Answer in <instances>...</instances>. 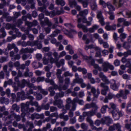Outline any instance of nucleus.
Returning a JSON list of instances; mask_svg holds the SVG:
<instances>
[{"instance_id":"0e129e2a","label":"nucleus","mask_w":131,"mask_h":131,"mask_svg":"<svg viewBox=\"0 0 131 131\" xmlns=\"http://www.w3.org/2000/svg\"><path fill=\"white\" fill-rule=\"evenodd\" d=\"M70 80L69 78H67L65 79L64 80V84L68 85V86H69V85L70 84Z\"/></svg>"},{"instance_id":"09e8293b","label":"nucleus","mask_w":131,"mask_h":131,"mask_svg":"<svg viewBox=\"0 0 131 131\" xmlns=\"http://www.w3.org/2000/svg\"><path fill=\"white\" fill-rule=\"evenodd\" d=\"M64 25L67 28L71 29L75 27L71 23H66L64 24Z\"/></svg>"},{"instance_id":"c756f323","label":"nucleus","mask_w":131,"mask_h":131,"mask_svg":"<svg viewBox=\"0 0 131 131\" xmlns=\"http://www.w3.org/2000/svg\"><path fill=\"white\" fill-rule=\"evenodd\" d=\"M13 81L11 79H9L7 81H5V82L4 85V86L5 88H6L7 86V84L10 85L13 84Z\"/></svg>"},{"instance_id":"1a4fd4ad","label":"nucleus","mask_w":131,"mask_h":131,"mask_svg":"<svg viewBox=\"0 0 131 131\" xmlns=\"http://www.w3.org/2000/svg\"><path fill=\"white\" fill-rule=\"evenodd\" d=\"M112 81L113 82V83L112 84L110 85V88L114 91H117L118 90V87L119 86V84L116 83V81L114 79H112Z\"/></svg>"},{"instance_id":"7c9ffc66","label":"nucleus","mask_w":131,"mask_h":131,"mask_svg":"<svg viewBox=\"0 0 131 131\" xmlns=\"http://www.w3.org/2000/svg\"><path fill=\"white\" fill-rule=\"evenodd\" d=\"M69 4L70 6L72 7L73 6L75 7L77 4V2L75 0H73L69 1Z\"/></svg>"},{"instance_id":"8fccbe9b","label":"nucleus","mask_w":131,"mask_h":131,"mask_svg":"<svg viewBox=\"0 0 131 131\" xmlns=\"http://www.w3.org/2000/svg\"><path fill=\"white\" fill-rule=\"evenodd\" d=\"M8 60L7 57H2L0 58V62L3 63Z\"/></svg>"},{"instance_id":"f03ea898","label":"nucleus","mask_w":131,"mask_h":131,"mask_svg":"<svg viewBox=\"0 0 131 131\" xmlns=\"http://www.w3.org/2000/svg\"><path fill=\"white\" fill-rule=\"evenodd\" d=\"M26 84L28 87L30 88H32L34 84L32 83H29V81H28L24 79H23L21 80V83L18 84L19 86H20L21 88H24Z\"/></svg>"},{"instance_id":"aec40b11","label":"nucleus","mask_w":131,"mask_h":131,"mask_svg":"<svg viewBox=\"0 0 131 131\" xmlns=\"http://www.w3.org/2000/svg\"><path fill=\"white\" fill-rule=\"evenodd\" d=\"M59 117L61 119H63L64 121H66L69 119L68 115H64L62 114H59Z\"/></svg>"},{"instance_id":"dca6fc26","label":"nucleus","mask_w":131,"mask_h":131,"mask_svg":"<svg viewBox=\"0 0 131 131\" xmlns=\"http://www.w3.org/2000/svg\"><path fill=\"white\" fill-rule=\"evenodd\" d=\"M17 94V97L21 99L22 100H24L26 99L25 97V92L24 91L18 92Z\"/></svg>"},{"instance_id":"4468645a","label":"nucleus","mask_w":131,"mask_h":131,"mask_svg":"<svg viewBox=\"0 0 131 131\" xmlns=\"http://www.w3.org/2000/svg\"><path fill=\"white\" fill-rule=\"evenodd\" d=\"M29 69L28 67L26 68L25 71L24 73V76L25 77H30L33 75V73L31 72H29Z\"/></svg>"},{"instance_id":"423d86ee","label":"nucleus","mask_w":131,"mask_h":131,"mask_svg":"<svg viewBox=\"0 0 131 131\" xmlns=\"http://www.w3.org/2000/svg\"><path fill=\"white\" fill-rule=\"evenodd\" d=\"M91 92L93 94L94 99H97L100 93L99 89L97 88L96 90L95 88L93 86L91 88Z\"/></svg>"},{"instance_id":"a19ab883","label":"nucleus","mask_w":131,"mask_h":131,"mask_svg":"<svg viewBox=\"0 0 131 131\" xmlns=\"http://www.w3.org/2000/svg\"><path fill=\"white\" fill-rule=\"evenodd\" d=\"M21 83V81L20 82H18L17 84V86L15 84H14L12 86L14 88V90L15 91H17L18 90L19 87H20L21 88V87L20 86H19L18 85L19 83Z\"/></svg>"},{"instance_id":"603ef678","label":"nucleus","mask_w":131,"mask_h":131,"mask_svg":"<svg viewBox=\"0 0 131 131\" xmlns=\"http://www.w3.org/2000/svg\"><path fill=\"white\" fill-rule=\"evenodd\" d=\"M48 131H62V128L61 127H55L52 130L51 129H50Z\"/></svg>"},{"instance_id":"e433bc0d","label":"nucleus","mask_w":131,"mask_h":131,"mask_svg":"<svg viewBox=\"0 0 131 131\" xmlns=\"http://www.w3.org/2000/svg\"><path fill=\"white\" fill-rule=\"evenodd\" d=\"M101 79L106 84H108L110 83V81L105 75L101 78Z\"/></svg>"},{"instance_id":"20e7f679","label":"nucleus","mask_w":131,"mask_h":131,"mask_svg":"<svg viewBox=\"0 0 131 131\" xmlns=\"http://www.w3.org/2000/svg\"><path fill=\"white\" fill-rule=\"evenodd\" d=\"M28 103L27 102L26 104L22 103L21 104V110L22 112V115L24 114V116L27 113H28V110L29 105L27 104Z\"/></svg>"},{"instance_id":"473e14b6","label":"nucleus","mask_w":131,"mask_h":131,"mask_svg":"<svg viewBox=\"0 0 131 131\" xmlns=\"http://www.w3.org/2000/svg\"><path fill=\"white\" fill-rule=\"evenodd\" d=\"M74 82L79 84H81L83 82V80L82 78H77L74 80Z\"/></svg>"},{"instance_id":"052dcab7","label":"nucleus","mask_w":131,"mask_h":131,"mask_svg":"<svg viewBox=\"0 0 131 131\" xmlns=\"http://www.w3.org/2000/svg\"><path fill=\"white\" fill-rule=\"evenodd\" d=\"M120 62L119 60L116 59L114 60V64L115 66H118L120 65Z\"/></svg>"},{"instance_id":"39448f33","label":"nucleus","mask_w":131,"mask_h":131,"mask_svg":"<svg viewBox=\"0 0 131 131\" xmlns=\"http://www.w3.org/2000/svg\"><path fill=\"white\" fill-rule=\"evenodd\" d=\"M34 50V49L32 48L27 47L25 48H22L19 51V54H21L23 53H32Z\"/></svg>"},{"instance_id":"393cba45","label":"nucleus","mask_w":131,"mask_h":131,"mask_svg":"<svg viewBox=\"0 0 131 131\" xmlns=\"http://www.w3.org/2000/svg\"><path fill=\"white\" fill-rule=\"evenodd\" d=\"M64 95V93L61 92L59 93H57L56 95L54 97V99H57L59 97H63Z\"/></svg>"},{"instance_id":"f8f14e48","label":"nucleus","mask_w":131,"mask_h":131,"mask_svg":"<svg viewBox=\"0 0 131 131\" xmlns=\"http://www.w3.org/2000/svg\"><path fill=\"white\" fill-rule=\"evenodd\" d=\"M113 4L117 8L121 6L123 4L122 0H119L118 2L116 0H113Z\"/></svg>"},{"instance_id":"6e6d98bb","label":"nucleus","mask_w":131,"mask_h":131,"mask_svg":"<svg viewBox=\"0 0 131 131\" xmlns=\"http://www.w3.org/2000/svg\"><path fill=\"white\" fill-rule=\"evenodd\" d=\"M26 98L29 99L30 100L29 103H30L31 102H32L34 99V97L33 96L29 95H27L25 97Z\"/></svg>"},{"instance_id":"b1692460","label":"nucleus","mask_w":131,"mask_h":131,"mask_svg":"<svg viewBox=\"0 0 131 131\" xmlns=\"http://www.w3.org/2000/svg\"><path fill=\"white\" fill-rule=\"evenodd\" d=\"M126 111L127 113H131V103H128L126 106Z\"/></svg>"},{"instance_id":"9d476101","label":"nucleus","mask_w":131,"mask_h":131,"mask_svg":"<svg viewBox=\"0 0 131 131\" xmlns=\"http://www.w3.org/2000/svg\"><path fill=\"white\" fill-rule=\"evenodd\" d=\"M32 67L35 69H38L42 67V63L39 62H37L36 61H34L32 62Z\"/></svg>"},{"instance_id":"bf43d9fd","label":"nucleus","mask_w":131,"mask_h":131,"mask_svg":"<svg viewBox=\"0 0 131 131\" xmlns=\"http://www.w3.org/2000/svg\"><path fill=\"white\" fill-rule=\"evenodd\" d=\"M113 124L115 128V130L121 128V126L120 125L119 123H117L116 124Z\"/></svg>"},{"instance_id":"a211bd4d","label":"nucleus","mask_w":131,"mask_h":131,"mask_svg":"<svg viewBox=\"0 0 131 131\" xmlns=\"http://www.w3.org/2000/svg\"><path fill=\"white\" fill-rule=\"evenodd\" d=\"M78 27L80 28H81L83 31L84 32H87L88 31V29L87 27L81 24H78Z\"/></svg>"},{"instance_id":"ea45409f","label":"nucleus","mask_w":131,"mask_h":131,"mask_svg":"<svg viewBox=\"0 0 131 131\" xmlns=\"http://www.w3.org/2000/svg\"><path fill=\"white\" fill-rule=\"evenodd\" d=\"M14 115L11 114L8 115L7 117H4V119L5 118V121H6L7 119H9L11 121H12L13 120V117H14Z\"/></svg>"},{"instance_id":"9b49d317","label":"nucleus","mask_w":131,"mask_h":131,"mask_svg":"<svg viewBox=\"0 0 131 131\" xmlns=\"http://www.w3.org/2000/svg\"><path fill=\"white\" fill-rule=\"evenodd\" d=\"M108 24H107L105 27V29L107 30H114L116 29V25L113 24L112 26L109 25V23H107Z\"/></svg>"},{"instance_id":"5fc2aeb1","label":"nucleus","mask_w":131,"mask_h":131,"mask_svg":"<svg viewBox=\"0 0 131 131\" xmlns=\"http://www.w3.org/2000/svg\"><path fill=\"white\" fill-rule=\"evenodd\" d=\"M115 95L114 94L111 92H109L108 94L107 97L108 98L109 100H111L113 97H114Z\"/></svg>"},{"instance_id":"0eeeda50","label":"nucleus","mask_w":131,"mask_h":131,"mask_svg":"<svg viewBox=\"0 0 131 131\" xmlns=\"http://www.w3.org/2000/svg\"><path fill=\"white\" fill-rule=\"evenodd\" d=\"M97 111L94 110V109H92L91 111L83 112V115L84 117L87 116L88 117H90L95 114L96 113Z\"/></svg>"},{"instance_id":"49530a36","label":"nucleus","mask_w":131,"mask_h":131,"mask_svg":"<svg viewBox=\"0 0 131 131\" xmlns=\"http://www.w3.org/2000/svg\"><path fill=\"white\" fill-rule=\"evenodd\" d=\"M50 107V104L49 103H47L45 105H41L42 109L45 110H47L49 109Z\"/></svg>"},{"instance_id":"f257e3e1","label":"nucleus","mask_w":131,"mask_h":131,"mask_svg":"<svg viewBox=\"0 0 131 131\" xmlns=\"http://www.w3.org/2000/svg\"><path fill=\"white\" fill-rule=\"evenodd\" d=\"M124 114V113L122 110H119L118 108L112 115L115 120H117L119 119L120 117L123 116Z\"/></svg>"},{"instance_id":"a18cd8bd","label":"nucleus","mask_w":131,"mask_h":131,"mask_svg":"<svg viewBox=\"0 0 131 131\" xmlns=\"http://www.w3.org/2000/svg\"><path fill=\"white\" fill-rule=\"evenodd\" d=\"M37 41V43H36L35 46H37L38 48L39 49H41L42 47V42L41 41H39L38 40H36Z\"/></svg>"},{"instance_id":"4d7b16f0","label":"nucleus","mask_w":131,"mask_h":131,"mask_svg":"<svg viewBox=\"0 0 131 131\" xmlns=\"http://www.w3.org/2000/svg\"><path fill=\"white\" fill-rule=\"evenodd\" d=\"M63 75L66 77L68 76L72 77L73 75V74L71 73H70L69 71H66L64 72Z\"/></svg>"},{"instance_id":"4be33fe9","label":"nucleus","mask_w":131,"mask_h":131,"mask_svg":"<svg viewBox=\"0 0 131 131\" xmlns=\"http://www.w3.org/2000/svg\"><path fill=\"white\" fill-rule=\"evenodd\" d=\"M84 58L87 60H89V62H90L91 64L93 66L94 64H95L94 61L93 59H92V57L91 56L88 57L87 56H84Z\"/></svg>"},{"instance_id":"338daca9","label":"nucleus","mask_w":131,"mask_h":131,"mask_svg":"<svg viewBox=\"0 0 131 131\" xmlns=\"http://www.w3.org/2000/svg\"><path fill=\"white\" fill-rule=\"evenodd\" d=\"M45 79L44 77H38L37 78V82H42Z\"/></svg>"},{"instance_id":"f3484780","label":"nucleus","mask_w":131,"mask_h":131,"mask_svg":"<svg viewBox=\"0 0 131 131\" xmlns=\"http://www.w3.org/2000/svg\"><path fill=\"white\" fill-rule=\"evenodd\" d=\"M109 63L108 62H105L103 63L102 65L103 71L106 72L108 70Z\"/></svg>"},{"instance_id":"2eb2a0df","label":"nucleus","mask_w":131,"mask_h":131,"mask_svg":"<svg viewBox=\"0 0 131 131\" xmlns=\"http://www.w3.org/2000/svg\"><path fill=\"white\" fill-rule=\"evenodd\" d=\"M38 10L41 12H43L47 16H48L49 14V12L46 9V7L45 5L39 7Z\"/></svg>"},{"instance_id":"de8ad7c7","label":"nucleus","mask_w":131,"mask_h":131,"mask_svg":"<svg viewBox=\"0 0 131 131\" xmlns=\"http://www.w3.org/2000/svg\"><path fill=\"white\" fill-rule=\"evenodd\" d=\"M123 47L126 49H128L130 48V46L128 43L125 42L123 44Z\"/></svg>"},{"instance_id":"4c0bfd02","label":"nucleus","mask_w":131,"mask_h":131,"mask_svg":"<svg viewBox=\"0 0 131 131\" xmlns=\"http://www.w3.org/2000/svg\"><path fill=\"white\" fill-rule=\"evenodd\" d=\"M106 84L105 83H101L100 84V86L102 88H104L103 89H105L106 90H109V89L108 86L106 85Z\"/></svg>"},{"instance_id":"c9c22d12","label":"nucleus","mask_w":131,"mask_h":131,"mask_svg":"<svg viewBox=\"0 0 131 131\" xmlns=\"http://www.w3.org/2000/svg\"><path fill=\"white\" fill-rule=\"evenodd\" d=\"M101 79L106 84H108L110 83V81L105 75L101 78Z\"/></svg>"},{"instance_id":"f704fd0d","label":"nucleus","mask_w":131,"mask_h":131,"mask_svg":"<svg viewBox=\"0 0 131 131\" xmlns=\"http://www.w3.org/2000/svg\"><path fill=\"white\" fill-rule=\"evenodd\" d=\"M88 13V10L85 9L83 11H80L79 15L81 16H83L84 15H86Z\"/></svg>"},{"instance_id":"58836bf2","label":"nucleus","mask_w":131,"mask_h":131,"mask_svg":"<svg viewBox=\"0 0 131 131\" xmlns=\"http://www.w3.org/2000/svg\"><path fill=\"white\" fill-rule=\"evenodd\" d=\"M0 102L1 103H6L8 102V99L7 98H5L4 97H2L0 100Z\"/></svg>"},{"instance_id":"79ce46f5","label":"nucleus","mask_w":131,"mask_h":131,"mask_svg":"<svg viewBox=\"0 0 131 131\" xmlns=\"http://www.w3.org/2000/svg\"><path fill=\"white\" fill-rule=\"evenodd\" d=\"M108 13L110 15L109 17L110 19L111 20H114L115 18V16L114 14L112 12L109 11Z\"/></svg>"},{"instance_id":"ddd939ff","label":"nucleus","mask_w":131,"mask_h":131,"mask_svg":"<svg viewBox=\"0 0 131 131\" xmlns=\"http://www.w3.org/2000/svg\"><path fill=\"white\" fill-rule=\"evenodd\" d=\"M127 95L124 92L123 90H120L119 93L117 94L116 96L118 98L122 97L123 99H126L127 98Z\"/></svg>"},{"instance_id":"6e6552de","label":"nucleus","mask_w":131,"mask_h":131,"mask_svg":"<svg viewBox=\"0 0 131 131\" xmlns=\"http://www.w3.org/2000/svg\"><path fill=\"white\" fill-rule=\"evenodd\" d=\"M109 105L110 107H108V109H112V110L110 112L111 113L112 115L113 114H114L116 112L118 108L116 107V105L113 103H109Z\"/></svg>"},{"instance_id":"2f4dec72","label":"nucleus","mask_w":131,"mask_h":131,"mask_svg":"<svg viewBox=\"0 0 131 131\" xmlns=\"http://www.w3.org/2000/svg\"><path fill=\"white\" fill-rule=\"evenodd\" d=\"M55 100L53 102V104L54 105H56L60 104H62V101L61 100H58L55 99Z\"/></svg>"},{"instance_id":"7ed1b4c3","label":"nucleus","mask_w":131,"mask_h":131,"mask_svg":"<svg viewBox=\"0 0 131 131\" xmlns=\"http://www.w3.org/2000/svg\"><path fill=\"white\" fill-rule=\"evenodd\" d=\"M93 108L94 110L97 111L98 107L96 104L94 103H92L91 104H86L84 106L82 110H85L86 109H90L91 108Z\"/></svg>"},{"instance_id":"412c9836","label":"nucleus","mask_w":131,"mask_h":131,"mask_svg":"<svg viewBox=\"0 0 131 131\" xmlns=\"http://www.w3.org/2000/svg\"><path fill=\"white\" fill-rule=\"evenodd\" d=\"M55 3L57 5H60L62 6L65 4V2L63 0H56Z\"/></svg>"},{"instance_id":"6ab92c4d","label":"nucleus","mask_w":131,"mask_h":131,"mask_svg":"<svg viewBox=\"0 0 131 131\" xmlns=\"http://www.w3.org/2000/svg\"><path fill=\"white\" fill-rule=\"evenodd\" d=\"M106 6L110 10L109 11H113L115 10V8L114 6L109 2H107Z\"/></svg>"},{"instance_id":"3c124183","label":"nucleus","mask_w":131,"mask_h":131,"mask_svg":"<svg viewBox=\"0 0 131 131\" xmlns=\"http://www.w3.org/2000/svg\"><path fill=\"white\" fill-rule=\"evenodd\" d=\"M127 35L124 33H122L120 35V38L122 41H123V40L125 39Z\"/></svg>"},{"instance_id":"69168bd1","label":"nucleus","mask_w":131,"mask_h":131,"mask_svg":"<svg viewBox=\"0 0 131 131\" xmlns=\"http://www.w3.org/2000/svg\"><path fill=\"white\" fill-rule=\"evenodd\" d=\"M100 4L102 5L104 8H106V7L107 3H106L105 2L102 0H100Z\"/></svg>"},{"instance_id":"a878e982","label":"nucleus","mask_w":131,"mask_h":131,"mask_svg":"<svg viewBox=\"0 0 131 131\" xmlns=\"http://www.w3.org/2000/svg\"><path fill=\"white\" fill-rule=\"evenodd\" d=\"M29 57L30 58V59H31L32 57V55L30 54H24L22 56V59L24 61L26 60Z\"/></svg>"},{"instance_id":"774afa93","label":"nucleus","mask_w":131,"mask_h":131,"mask_svg":"<svg viewBox=\"0 0 131 131\" xmlns=\"http://www.w3.org/2000/svg\"><path fill=\"white\" fill-rule=\"evenodd\" d=\"M131 64V59H128L127 61L126 64V67H128Z\"/></svg>"},{"instance_id":"e2e57ef3","label":"nucleus","mask_w":131,"mask_h":131,"mask_svg":"<svg viewBox=\"0 0 131 131\" xmlns=\"http://www.w3.org/2000/svg\"><path fill=\"white\" fill-rule=\"evenodd\" d=\"M86 120L88 122H89L90 125H92L93 124V122L92 120L91 119V118L90 117H87L86 118Z\"/></svg>"},{"instance_id":"72a5a7b5","label":"nucleus","mask_w":131,"mask_h":131,"mask_svg":"<svg viewBox=\"0 0 131 131\" xmlns=\"http://www.w3.org/2000/svg\"><path fill=\"white\" fill-rule=\"evenodd\" d=\"M44 117V115L43 114H39L35 113V118L36 119L39 118L43 119Z\"/></svg>"},{"instance_id":"5701e85b","label":"nucleus","mask_w":131,"mask_h":131,"mask_svg":"<svg viewBox=\"0 0 131 131\" xmlns=\"http://www.w3.org/2000/svg\"><path fill=\"white\" fill-rule=\"evenodd\" d=\"M58 33V31L56 30L54 31L52 34L50 35H49L48 36V38L49 40L51 39L52 38H53L54 37L56 36Z\"/></svg>"},{"instance_id":"cd10ccee","label":"nucleus","mask_w":131,"mask_h":131,"mask_svg":"<svg viewBox=\"0 0 131 131\" xmlns=\"http://www.w3.org/2000/svg\"><path fill=\"white\" fill-rule=\"evenodd\" d=\"M108 108V106L107 105H105L102 106L101 109V112L102 113H105L106 111L107 108Z\"/></svg>"},{"instance_id":"c85d7f7f","label":"nucleus","mask_w":131,"mask_h":131,"mask_svg":"<svg viewBox=\"0 0 131 131\" xmlns=\"http://www.w3.org/2000/svg\"><path fill=\"white\" fill-rule=\"evenodd\" d=\"M37 42L36 40L31 41H28L27 43L28 46L31 47H33L36 44Z\"/></svg>"},{"instance_id":"37998d69","label":"nucleus","mask_w":131,"mask_h":131,"mask_svg":"<svg viewBox=\"0 0 131 131\" xmlns=\"http://www.w3.org/2000/svg\"><path fill=\"white\" fill-rule=\"evenodd\" d=\"M15 45L13 43L12 44L9 43L8 44L7 48L8 50H10L14 48L15 46Z\"/></svg>"},{"instance_id":"864d4df0","label":"nucleus","mask_w":131,"mask_h":131,"mask_svg":"<svg viewBox=\"0 0 131 131\" xmlns=\"http://www.w3.org/2000/svg\"><path fill=\"white\" fill-rule=\"evenodd\" d=\"M97 17L99 19L103 18L102 15V12L101 11H98L97 13Z\"/></svg>"},{"instance_id":"680f3d73","label":"nucleus","mask_w":131,"mask_h":131,"mask_svg":"<svg viewBox=\"0 0 131 131\" xmlns=\"http://www.w3.org/2000/svg\"><path fill=\"white\" fill-rule=\"evenodd\" d=\"M25 24L27 25L28 28L31 27L33 26L32 23L29 22L28 21H26L25 23Z\"/></svg>"},{"instance_id":"13d9d810","label":"nucleus","mask_w":131,"mask_h":131,"mask_svg":"<svg viewBox=\"0 0 131 131\" xmlns=\"http://www.w3.org/2000/svg\"><path fill=\"white\" fill-rule=\"evenodd\" d=\"M70 123L72 124L75 123L76 122V119L75 116L73 118H71L70 119Z\"/></svg>"},{"instance_id":"c03bdc74","label":"nucleus","mask_w":131,"mask_h":131,"mask_svg":"<svg viewBox=\"0 0 131 131\" xmlns=\"http://www.w3.org/2000/svg\"><path fill=\"white\" fill-rule=\"evenodd\" d=\"M43 21L49 26H51L52 25V23L49 21L48 18L47 17L45 18Z\"/></svg>"},{"instance_id":"bb28decb","label":"nucleus","mask_w":131,"mask_h":131,"mask_svg":"<svg viewBox=\"0 0 131 131\" xmlns=\"http://www.w3.org/2000/svg\"><path fill=\"white\" fill-rule=\"evenodd\" d=\"M91 9L94 10H96L97 8V5L95 2H93L91 3Z\"/></svg>"}]
</instances>
